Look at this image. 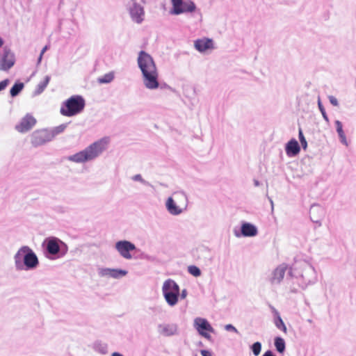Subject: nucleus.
I'll return each instance as SVG.
<instances>
[{
    "instance_id": "44",
    "label": "nucleus",
    "mask_w": 356,
    "mask_h": 356,
    "mask_svg": "<svg viewBox=\"0 0 356 356\" xmlns=\"http://www.w3.org/2000/svg\"><path fill=\"white\" fill-rule=\"evenodd\" d=\"M48 49L49 47L47 45L44 46L41 50L40 54L43 55Z\"/></svg>"
},
{
    "instance_id": "45",
    "label": "nucleus",
    "mask_w": 356,
    "mask_h": 356,
    "mask_svg": "<svg viewBox=\"0 0 356 356\" xmlns=\"http://www.w3.org/2000/svg\"><path fill=\"white\" fill-rule=\"evenodd\" d=\"M42 56L43 55L40 54L39 58H38V65H39L41 63V60L42 59Z\"/></svg>"
},
{
    "instance_id": "2",
    "label": "nucleus",
    "mask_w": 356,
    "mask_h": 356,
    "mask_svg": "<svg viewBox=\"0 0 356 356\" xmlns=\"http://www.w3.org/2000/svg\"><path fill=\"white\" fill-rule=\"evenodd\" d=\"M288 273L291 277L297 280L298 285L302 289L317 281V273L314 267L305 260L296 261L289 269Z\"/></svg>"
},
{
    "instance_id": "33",
    "label": "nucleus",
    "mask_w": 356,
    "mask_h": 356,
    "mask_svg": "<svg viewBox=\"0 0 356 356\" xmlns=\"http://www.w3.org/2000/svg\"><path fill=\"white\" fill-rule=\"evenodd\" d=\"M132 179L136 181H140L141 184L145 186H152L151 184L147 181L145 180L140 174H137L133 176Z\"/></svg>"
},
{
    "instance_id": "21",
    "label": "nucleus",
    "mask_w": 356,
    "mask_h": 356,
    "mask_svg": "<svg viewBox=\"0 0 356 356\" xmlns=\"http://www.w3.org/2000/svg\"><path fill=\"white\" fill-rule=\"evenodd\" d=\"M165 206L169 213L172 215H179L182 212V209L176 204L172 197L168 198Z\"/></svg>"
},
{
    "instance_id": "48",
    "label": "nucleus",
    "mask_w": 356,
    "mask_h": 356,
    "mask_svg": "<svg viewBox=\"0 0 356 356\" xmlns=\"http://www.w3.org/2000/svg\"><path fill=\"white\" fill-rule=\"evenodd\" d=\"M3 44V40L1 38H0V47H1Z\"/></svg>"
},
{
    "instance_id": "36",
    "label": "nucleus",
    "mask_w": 356,
    "mask_h": 356,
    "mask_svg": "<svg viewBox=\"0 0 356 356\" xmlns=\"http://www.w3.org/2000/svg\"><path fill=\"white\" fill-rule=\"evenodd\" d=\"M175 195L176 198L183 200L186 202H187V196L184 192L176 193H175Z\"/></svg>"
},
{
    "instance_id": "18",
    "label": "nucleus",
    "mask_w": 356,
    "mask_h": 356,
    "mask_svg": "<svg viewBox=\"0 0 356 356\" xmlns=\"http://www.w3.org/2000/svg\"><path fill=\"white\" fill-rule=\"evenodd\" d=\"M194 47L200 53H205L215 48L213 40L208 38L197 39L194 41Z\"/></svg>"
},
{
    "instance_id": "34",
    "label": "nucleus",
    "mask_w": 356,
    "mask_h": 356,
    "mask_svg": "<svg viewBox=\"0 0 356 356\" xmlns=\"http://www.w3.org/2000/svg\"><path fill=\"white\" fill-rule=\"evenodd\" d=\"M298 138L300 142V144L304 149H305L307 147V142L303 135L302 129L300 128L298 131Z\"/></svg>"
},
{
    "instance_id": "35",
    "label": "nucleus",
    "mask_w": 356,
    "mask_h": 356,
    "mask_svg": "<svg viewBox=\"0 0 356 356\" xmlns=\"http://www.w3.org/2000/svg\"><path fill=\"white\" fill-rule=\"evenodd\" d=\"M225 330L228 332H233L234 333L238 334V330L232 324L225 325Z\"/></svg>"
},
{
    "instance_id": "20",
    "label": "nucleus",
    "mask_w": 356,
    "mask_h": 356,
    "mask_svg": "<svg viewBox=\"0 0 356 356\" xmlns=\"http://www.w3.org/2000/svg\"><path fill=\"white\" fill-rule=\"evenodd\" d=\"M285 151L288 156L293 157L299 154L300 147L298 141L292 138L286 144Z\"/></svg>"
},
{
    "instance_id": "3",
    "label": "nucleus",
    "mask_w": 356,
    "mask_h": 356,
    "mask_svg": "<svg viewBox=\"0 0 356 356\" xmlns=\"http://www.w3.org/2000/svg\"><path fill=\"white\" fill-rule=\"evenodd\" d=\"M109 141L108 137L102 138L85 149L68 156L67 160L75 163H84L95 161L107 149Z\"/></svg>"
},
{
    "instance_id": "8",
    "label": "nucleus",
    "mask_w": 356,
    "mask_h": 356,
    "mask_svg": "<svg viewBox=\"0 0 356 356\" xmlns=\"http://www.w3.org/2000/svg\"><path fill=\"white\" fill-rule=\"evenodd\" d=\"M52 141L49 129H36L30 135V143L33 147H38Z\"/></svg>"
},
{
    "instance_id": "46",
    "label": "nucleus",
    "mask_w": 356,
    "mask_h": 356,
    "mask_svg": "<svg viewBox=\"0 0 356 356\" xmlns=\"http://www.w3.org/2000/svg\"><path fill=\"white\" fill-rule=\"evenodd\" d=\"M111 356H123V355L118 352H115V353H112Z\"/></svg>"
},
{
    "instance_id": "28",
    "label": "nucleus",
    "mask_w": 356,
    "mask_h": 356,
    "mask_svg": "<svg viewBox=\"0 0 356 356\" xmlns=\"http://www.w3.org/2000/svg\"><path fill=\"white\" fill-rule=\"evenodd\" d=\"M274 323L277 329L283 331L284 333H286L287 329L281 316L275 318Z\"/></svg>"
},
{
    "instance_id": "10",
    "label": "nucleus",
    "mask_w": 356,
    "mask_h": 356,
    "mask_svg": "<svg viewBox=\"0 0 356 356\" xmlns=\"http://www.w3.org/2000/svg\"><path fill=\"white\" fill-rule=\"evenodd\" d=\"M194 327L202 337L208 340L211 339L209 332L213 333L215 332L209 322L206 318L200 317L195 318Z\"/></svg>"
},
{
    "instance_id": "43",
    "label": "nucleus",
    "mask_w": 356,
    "mask_h": 356,
    "mask_svg": "<svg viewBox=\"0 0 356 356\" xmlns=\"http://www.w3.org/2000/svg\"><path fill=\"white\" fill-rule=\"evenodd\" d=\"M262 356H276L271 350H267Z\"/></svg>"
},
{
    "instance_id": "30",
    "label": "nucleus",
    "mask_w": 356,
    "mask_h": 356,
    "mask_svg": "<svg viewBox=\"0 0 356 356\" xmlns=\"http://www.w3.org/2000/svg\"><path fill=\"white\" fill-rule=\"evenodd\" d=\"M188 272L195 277H199L201 275V270L196 266H189L188 267Z\"/></svg>"
},
{
    "instance_id": "15",
    "label": "nucleus",
    "mask_w": 356,
    "mask_h": 356,
    "mask_svg": "<svg viewBox=\"0 0 356 356\" xmlns=\"http://www.w3.org/2000/svg\"><path fill=\"white\" fill-rule=\"evenodd\" d=\"M36 124L35 118L27 113L22 118L20 122L15 125V129L19 133H26L31 130Z\"/></svg>"
},
{
    "instance_id": "17",
    "label": "nucleus",
    "mask_w": 356,
    "mask_h": 356,
    "mask_svg": "<svg viewBox=\"0 0 356 356\" xmlns=\"http://www.w3.org/2000/svg\"><path fill=\"white\" fill-rule=\"evenodd\" d=\"M126 270L110 268H101L98 269V275L100 277H112L113 279H120L127 275Z\"/></svg>"
},
{
    "instance_id": "23",
    "label": "nucleus",
    "mask_w": 356,
    "mask_h": 356,
    "mask_svg": "<svg viewBox=\"0 0 356 356\" xmlns=\"http://www.w3.org/2000/svg\"><path fill=\"white\" fill-rule=\"evenodd\" d=\"M51 80V76L47 75L44 76V80L40 81L36 86L35 91L33 92V95L37 96L40 95L44 92L47 86H48L49 81Z\"/></svg>"
},
{
    "instance_id": "11",
    "label": "nucleus",
    "mask_w": 356,
    "mask_h": 356,
    "mask_svg": "<svg viewBox=\"0 0 356 356\" xmlns=\"http://www.w3.org/2000/svg\"><path fill=\"white\" fill-rule=\"evenodd\" d=\"M115 248L122 257L126 259H131L133 258L131 252L135 250L136 247L131 242L123 240L116 242Z\"/></svg>"
},
{
    "instance_id": "7",
    "label": "nucleus",
    "mask_w": 356,
    "mask_h": 356,
    "mask_svg": "<svg viewBox=\"0 0 356 356\" xmlns=\"http://www.w3.org/2000/svg\"><path fill=\"white\" fill-rule=\"evenodd\" d=\"M165 300L170 307L176 305L179 298V286L172 279L166 280L162 286Z\"/></svg>"
},
{
    "instance_id": "5",
    "label": "nucleus",
    "mask_w": 356,
    "mask_h": 356,
    "mask_svg": "<svg viewBox=\"0 0 356 356\" xmlns=\"http://www.w3.org/2000/svg\"><path fill=\"white\" fill-rule=\"evenodd\" d=\"M85 105L86 102L82 96L73 95L62 104L60 112L64 116L72 117L81 113Z\"/></svg>"
},
{
    "instance_id": "38",
    "label": "nucleus",
    "mask_w": 356,
    "mask_h": 356,
    "mask_svg": "<svg viewBox=\"0 0 356 356\" xmlns=\"http://www.w3.org/2000/svg\"><path fill=\"white\" fill-rule=\"evenodd\" d=\"M10 81L8 79H4L0 82V92L3 90L9 84Z\"/></svg>"
},
{
    "instance_id": "27",
    "label": "nucleus",
    "mask_w": 356,
    "mask_h": 356,
    "mask_svg": "<svg viewBox=\"0 0 356 356\" xmlns=\"http://www.w3.org/2000/svg\"><path fill=\"white\" fill-rule=\"evenodd\" d=\"M115 78L114 72H111L104 74L102 76L98 78V83H109Z\"/></svg>"
},
{
    "instance_id": "19",
    "label": "nucleus",
    "mask_w": 356,
    "mask_h": 356,
    "mask_svg": "<svg viewBox=\"0 0 356 356\" xmlns=\"http://www.w3.org/2000/svg\"><path fill=\"white\" fill-rule=\"evenodd\" d=\"M157 330L164 337H171L178 334V325L176 323H160Z\"/></svg>"
},
{
    "instance_id": "13",
    "label": "nucleus",
    "mask_w": 356,
    "mask_h": 356,
    "mask_svg": "<svg viewBox=\"0 0 356 356\" xmlns=\"http://www.w3.org/2000/svg\"><path fill=\"white\" fill-rule=\"evenodd\" d=\"M129 13L133 22L141 24L145 19L144 7L136 2H134L129 8Z\"/></svg>"
},
{
    "instance_id": "16",
    "label": "nucleus",
    "mask_w": 356,
    "mask_h": 356,
    "mask_svg": "<svg viewBox=\"0 0 356 356\" xmlns=\"http://www.w3.org/2000/svg\"><path fill=\"white\" fill-rule=\"evenodd\" d=\"M15 61L14 54L10 49L4 48L3 56L0 60V70L8 71L14 65Z\"/></svg>"
},
{
    "instance_id": "24",
    "label": "nucleus",
    "mask_w": 356,
    "mask_h": 356,
    "mask_svg": "<svg viewBox=\"0 0 356 356\" xmlns=\"http://www.w3.org/2000/svg\"><path fill=\"white\" fill-rule=\"evenodd\" d=\"M67 127V124L65 123V124H61L57 127H54L49 129V134L51 135V140H53L54 138L56 136L64 132V131L65 130Z\"/></svg>"
},
{
    "instance_id": "14",
    "label": "nucleus",
    "mask_w": 356,
    "mask_h": 356,
    "mask_svg": "<svg viewBox=\"0 0 356 356\" xmlns=\"http://www.w3.org/2000/svg\"><path fill=\"white\" fill-rule=\"evenodd\" d=\"M234 234L236 237H252L257 234V228L252 224H241V227H234Z\"/></svg>"
},
{
    "instance_id": "22",
    "label": "nucleus",
    "mask_w": 356,
    "mask_h": 356,
    "mask_svg": "<svg viewBox=\"0 0 356 356\" xmlns=\"http://www.w3.org/2000/svg\"><path fill=\"white\" fill-rule=\"evenodd\" d=\"M335 127H336V131L338 134L340 142L345 145L346 146L348 145L346 134L343 130V124L341 121L337 120L334 121Z\"/></svg>"
},
{
    "instance_id": "29",
    "label": "nucleus",
    "mask_w": 356,
    "mask_h": 356,
    "mask_svg": "<svg viewBox=\"0 0 356 356\" xmlns=\"http://www.w3.org/2000/svg\"><path fill=\"white\" fill-rule=\"evenodd\" d=\"M318 107L319 108V111H321V114H322V116L324 119V120L327 122V123H329L330 120H329V118L327 115V113L325 111V109L323 106V105L321 103V99L320 97H318Z\"/></svg>"
},
{
    "instance_id": "49",
    "label": "nucleus",
    "mask_w": 356,
    "mask_h": 356,
    "mask_svg": "<svg viewBox=\"0 0 356 356\" xmlns=\"http://www.w3.org/2000/svg\"><path fill=\"white\" fill-rule=\"evenodd\" d=\"M312 222H315V223L319 222L318 220H313L312 218Z\"/></svg>"
},
{
    "instance_id": "50",
    "label": "nucleus",
    "mask_w": 356,
    "mask_h": 356,
    "mask_svg": "<svg viewBox=\"0 0 356 356\" xmlns=\"http://www.w3.org/2000/svg\"><path fill=\"white\" fill-rule=\"evenodd\" d=\"M307 321H308V323H312V319H308V320H307Z\"/></svg>"
},
{
    "instance_id": "6",
    "label": "nucleus",
    "mask_w": 356,
    "mask_h": 356,
    "mask_svg": "<svg viewBox=\"0 0 356 356\" xmlns=\"http://www.w3.org/2000/svg\"><path fill=\"white\" fill-rule=\"evenodd\" d=\"M45 253L49 254L50 259L60 258L63 257L67 252V245L55 237L47 238L42 243Z\"/></svg>"
},
{
    "instance_id": "47",
    "label": "nucleus",
    "mask_w": 356,
    "mask_h": 356,
    "mask_svg": "<svg viewBox=\"0 0 356 356\" xmlns=\"http://www.w3.org/2000/svg\"><path fill=\"white\" fill-rule=\"evenodd\" d=\"M254 184L255 186H259L260 184L258 180H254Z\"/></svg>"
},
{
    "instance_id": "1",
    "label": "nucleus",
    "mask_w": 356,
    "mask_h": 356,
    "mask_svg": "<svg viewBox=\"0 0 356 356\" xmlns=\"http://www.w3.org/2000/svg\"><path fill=\"white\" fill-rule=\"evenodd\" d=\"M137 63L145 88L149 90L157 89L159 87V72L152 56L145 51H139Z\"/></svg>"
},
{
    "instance_id": "31",
    "label": "nucleus",
    "mask_w": 356,
    "mask_h": 356,
    "mask_svg": "<svg viewBox=\"0 0 356 356\" xmlns=\"http://www.w3.org/2000/svg\"><path fill=\"white\" fill-rule=\"evenodd\" d=\"M107 346L105 343H96L95 344V349L96 351H98L99 353L102 354H106L107 353Z\"/></svg>"
},
{
    "instance_id": "37",
    "label": "nucleus",
    "mask_w": 356,
    "mask_h": 356,
    "mask_svg": "<svg viewBox=\"0 0 356 356\" xmlns=\"http://www.w3.org/2000/svg\"><path fill=\"white\" fill-rule=\"evenodd\" d=\"M328 99L330 102V104L334 106H339V102L337 100V99L334 97V96H332V95H330L328 97Z\"/></svg>"
},
{
    "instance_id": "32",
    "label": "nucleus",
    "mask_w": 356,
    "mask_h": 356,
    "mask_svg": "<svg viewBox=\"0 0 356 356\" xmlns=\"http://www.w3.org/2000/svg\"><path fill=\"white\" fill-rule=\"evenodd\" d=\"M251 350L255 356H258L261 350V343L259 341L254 343L251 346Z\"/></svg>"
},
{
    "instance_id": "9",
    "label": "nucleus",
    "mask_w": 356,
    "mask_h": 356,
    "mask_svg": "<svg viewBox=\"0 0 356 356\" xmlns=\"http://www.w3.org/2000/svg\"><path fill=\"white\" fill-rule=\"evenodd\" d=\"M172 5L170 13L176 15L184 13H192L196 9V6L192 1L172 0Z\"/></svg>"
},
{
    "instance_id": "41",
    "label": "nucleus",
    "mask_w": 356,
    "mask_h": 356,
    "mask_svg": "<svg viewBox=\"0 0 356 356\" xmlns=\"http://www.w3.org/2000/svg\"><path fill=\"white\" fill-rule=\"evenodd\" d=\"M187 295H188V291L186 289H183L181 293L179 292V297L181 298V299L186 298Z\"/></svg>"
},
{
    "instance_id": "39",
    "label": "nucleus",
    "mask_w": 356,
    "mask_h": 356,
    "mask_svg": "<svg viewBox=\"0 0 356 356\" xmlns=\"http://www.w3.org/2000/svg\"><path fill=\"white\" fill-rule=\"evenodd\" d=\"M270 309L274 316V319L280 316L279 312L272 305H270Z\"/></svg>"
},
{
    "instance_id": "40",
    "label": "nucleus",
    "mask_w": 356,
    "mask_h": 356,
    "mask_svg": "<svg viewBox=\"0 0 356 356\" xmlns=\"http://www.w3.org/2000/svg\"><path fill=\"white\" fill-rule=\"evenodd\" d=\"M318 210L322 211V209L318 206H312L310 209V215H313L314 213L318 211Z\"/></svg>"
},
{
    "instance_id": "4",
    "label": "nucleus",
    "mask_w": 356,
    "mask_h": 356,
    "mask_svg": "<svg viewBox=\"0 0 356 356\" xmlns=\"http://www.w3.org/2000/svg\"><path fill=\"white\" fill-rule=\"evenodd\" d=\"M15 268L17 271L31 270L38 267L39 261L35 253L29 246L21 247L14 255Z\"/></svg>"
},
{
    "instance_id": "42",
    "label": "nucleus",
    "mask_w": 356,
    "mask_h": 356,
    "mask_svg": "<svg viewBox=\"0 0 356 356\" xmlns=\"http://www.w3.org/2000/svg\"><path fill=\"white\" fill-rule=\"evenodd\" d=\"M200 353L202 356H212L211 353L207 350H202Z\"/></svg>"
},
{
    "instance_id": "25",
    "label": "nucleus",
    "mask_w": 356,
    "mask_h": 356,
    "mask_svg": "<svg viewBox=\"0 0 356 356\" xmlns=\"http://www.w3.org/2000/svg\"><path fill=\"white\" fill-rule=\"evenodd\" d=\"M274 344L276 348V350L280 353H282L284 352L286 348L285 341L284 340L280 337H277L275 338Z\"/></svg>"
},
{
    "instance_id": "26",
    "label": "nucleus",
    "mask_w": 356,
    "mask_h": 356,
    "mask_svg": "<svg viewBox=\"0 0 356 356\" xmlns=\"http://www.w3.org/2000/svg\"><path fill=\"white\" fill-rule=\"evenodd\" d=\"M24 88V83L22 82H16L10 90L12 97H16Z\"/></svg>"
},
{
    "instance_id": "12",
    "label": "nucleus",
    "mask_w": 356,
    "mask_h": 356,
    "mask_svg": "<svg viewBox=\"0 0 356 356\" xmlns=\"http://www.w3.org/2000/svg\"><path fill=\"white\" fill-rule=\"evenodd\" d=\"M288 270V265L283 263L277 266L269 275L268 282L272 285H278L283 280L286 271Z\"/></svg>"
}]
</instances>
